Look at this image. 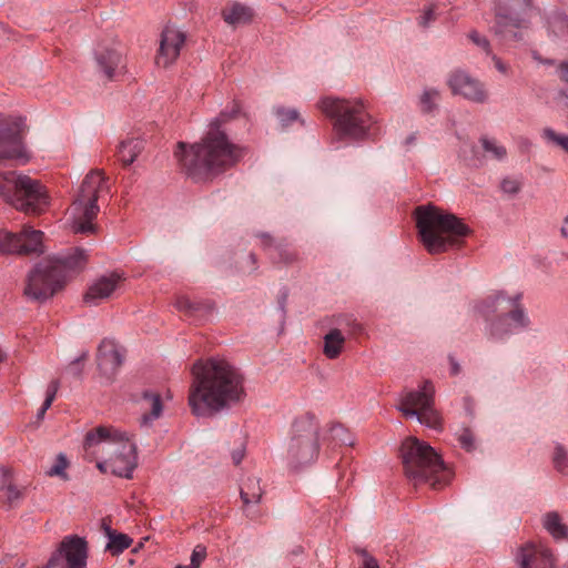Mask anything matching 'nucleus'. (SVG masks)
Returning <instances> with one entry per match:
<instances>
[{
    "label": "nucleus",
    "mask_w": 568,
    "mask_h": 568,
    "mask_svg": "<svg viewBox=\"0 0 568 568\" xmlns=\"http://www.w3.org/2000/svg\"><path fill=\"white\" fill-rule=\"evenodd\" d=\"M240 108L234 103L211 121L209 130L200 142H179L174 150L181 170L196 182L210 180L233 166L242 156L243 150L232 143L222 124L236 116Z\"/></svg>",
    "instance_id": "f257e3e1"
},
{
    "label": "nucleus",
    "mask_w": 568,
    "mask_h": 568,
    "mask_svg": "<svg viewBox=\"0 0 568 568\" xmlns=\"http://www.w3.org/2000/svg\"><path fill=\"white\" fill-rule=\"evenodd\" d=\"M189 405L197 417H212L245 397L241 372L225 359L196 361L191 369Z\"/></svg>",
    "instance_id": "f03ea898"
},
{
    "label": "nucleus",
    "mask_w": 568,
    "mask_h": 568,
    "mask_svg": "<svg viewBox=\"0 0 568 568\" xmlns=\"http://www.w3.org/2000/svg\"><path fill=\"white\" fill-rule=\"evenodd\" d=\"M414 215L419 240L430 254L459 246L470 233L459 217L432 204L417 206Z\"/></svg>",
    "instance_id": "7ed1b4c3"
},
{
    "label": "nucleus",
    "mask_w": 568,
    "mask_h": 568,
    "mask_svg": "<svg viewBox=\"0 0 568 568\" xmlns=\"http://www.w3.org/2000/svg\"><path fill=\"white\" fill-rule=\"evenodd\" d=\"M88 257L83 248L60 254L38 263L29 273L24 295L32 301L44 302L62 288L69 272L81 271Z\"/></svg>",
    "instance_id": "20e7f679"
},
{
    "label": "nucleus",
    "mask_w": 568,
    "mask_h": 568,
    "mask_svg": "<svg viewBox=\"0 0 568 568\" xmlns=\"http://www.w3.org/2000/svg\"><path fill=\"white\" fill-rule=\"evenodd\" d=\"M399 457L405 476L416 485L428 483L438 489L452 478V471L436 450L415 437L402 443Z\"/></svg>",
    "instance_id": "39448f33"
},
{
    "label": "nucleus",
    "mask_w": 568,
    "mask_h": 568,
    "mask_svg": "<svg viewBox=\"0 0 568 568\" xmlns=\"http://www.w3.org/2000/svg\"><path fill=\"white\" fill-rule=\"evenodd\" d=\"M100 443H105L111 447L112 456L104 463H99L98 467L102 471L109 469L119 477L132 478L138 466L135 443L125 433L112 427L99 426L87 433L84 446L88 448Z\"/></svg>",
    "instance_id": "423d86ee"
},
{
    "label": "nucleus",
    "mask_w": 568,
    "mask_h": 568,
    "mask_svg": "<svg viewBox=\"0 0 568 568\" xmlns=\"http://www.w3.org/2000/svg\"><path fill=\"white\" fill-rule=\"evenodd\" d=\"M108 192V178L101 170H91L84 176L69 207L70 227L73 233L91 234L97 231V225L93 223L100 211L97 202L101 194Z\"/></svg>",
    "instance_id": "0eeeda50"
},
{
    "label": "nucleus",
    "mask_w": 568,
    "mask_h": 568,
    "mask_svg": "<svg viewBox=\"0 0 568 568\" xmlns=\"http://www.w3.org/2000/svg\"><path fill=\"white\" fill-rule=\"evenodd\" d=\"M318 106L334 119V130L339 139L363 140L369 134L372 118L361 101L325 98Z\"/></svg>",
    "instance_id": "6e6552de"
},
{
    "label": "nucleus",
    "mask_w": 568,
    "mask_h": 568,
    "mask_svg": "<svg viewBox=\"0 0 568 568\" xmlns=\"http://www.w3.org/2000/svg\"><path fill=\"white\" fill-rule=\"evenodd\" d=\"M320 429V422L312 413H305L294 419L285 454L290 468L297 470L317 458Z\"/></svg>",
    "instance_id": "1a4fd4ad"
},
{
    "label": "nucleus",
    "mask_w": 568,
    "mask_h": 568,
    "mask_svg": "<svg viewBox=\"0 0 568 568\" xmlns=\"http://www.w3.org/2000/svg\"><path fill=\"white\" fill-rule=\"evenodd\" d=\"M0 199L26 213L39 214L49 204L40 181L14 171L0 174Z\"/></svg>",
    "instance_id": "9d476101"
},
{
    "label": "nucleus",
    "mask_w": 568,
    "mask_h": 568,
    "mask_svg": "<svg viewBox=\"0 0 568 568\" xmlns=\"http://www.w3.org/2000/svg\"><path fill=\"white\" fill-rule=\"evenodd\" d=\"M435 388L430 381H425L417 390H405L400 395L397 409L406 418H416L420 424L435 429H442V417L435 408Z\"/></svg>",
    "instance_id": "9b49d317"
},
{
    "label": "nucleus",
    "mask_w": 568,
    "mask_h": 568,
    "mask_svg": "<svg viewBox=\"0 0 568 568\" xmlns=\"http://www.w3.org/2000/svg\"><path fill=\"white\" fill-rule=\"evenodd\" d=\"M534 9V0H498L495 33L505 40H521L519 29L527 28L528 16Z\"/></svg>",
    "instance_id": "f8f14e48"
},
{
    "label": "nucleus",
    "mask_w": 568,
    "mask_h": 568,
    "mask_svg": "<svg viewBox=\"0 0 568 568\" xmlns=\"http://www.w3.org/2000/svg\"><path fill=\"white\" fill-rule=\"evenodd\" d=\"M88 557V541L78 535H69L62 539L45 568H87Z\"/></svg>",
    "instance_id": "ddd939ff"
},
{
    "label": "nucleus",
    "mask_w": 568,
    "mask_h": 568,
    "mask_svg": "<svg viewBox=\"0 0 568 568\" xmlns=\"http://www.w3.org/2000/svg\"><path fill=\"white\" fill-rule=\"evenodd\" d=\"M27 130L21 116L0 118V161L26 158L23 134Z\"/></svg>",
    "instance_id": "4468645a"
},
{
    "label": "nucleus",
    "mask_w": 568,
    "mask_h": 568,
    "mask_svg": "<svg viewBox=\"0 0 568 568\" xmlns=\"http://www.w3.org/2000/svg\"><path fill=\"white\" fill-rule=\"evenodd\" d=\"M529 323L530 321L519 301L506 312L498 314L494 321H490L486 326V331L489 337L503 339L510 334L528 327Z\"/></svg>",
    "instance_id": "2eb2a0df"
},
{
    "label": "nucleus",
    "mask_w": 568,
    "mask_h": 568,
    "mask_svg": "<svg viewBox=\"0 0 568 568\" xmlns=\"http://www.w3.org/2000/svg\"><path fill=\"white\" fill-rule=\"evenodd\" d=\"M42 236L41 231L31 227L23 229L19 234L2 232L0 233V252L9 254L42 253Z\"/></svg>",
    "instance_id": "dca6fc26"
},
{
    "label": "nucleus",
    "mask_w": 568,
    "mask_h": 568,
    "mask_svg": "<svg viewBox=\"0 0 568 568\" xmlns=\"http://www.w3.org/2000/svg\"><path fill=\"white\" fill-rule=\"evenodd\" d=\"M185 39L184 32L166 26L161 32L160 48L155 59L156 64L168 68L174 63L181 53Z\"/></svg>",
    "instance_id": "f3484780"
},
{
    "label": "nucleus",
    "mask_w": 568,
    "mask_h": 568,
    "mask_svg": "<svg viewBox=\"0 0 568 568\" xmlns=\"http://www.w3.org/2000/svg\"><path fill=\"white\" fill-rule=\"evenodd\" d=\"M448 85L454 94H459L469 101L483 103L487 99L484 85L464 71L453 72L448 79Z\"/></svg>",
    "instance_id": "a211bd4d"
},
{
    "label": "nucleus",
    "mask_w": 568,
    "mask_h": 568,
    "mask_svg": "<svg viewBox=\"0 0 568 568\" xmlns=\"http://www.w3.org/2000/svg\"><path fill=\"white\" fill-rule=\"evenodd\" d=\"M519 568H554L556 559L551 550L542 545L526 544L516 555Z\"/></svg>",
    "instance_id": "6ab92c4d"
},
{
    "label": "nucleus",
    "mask_w": 568,
    "mask_h": 568,
    "mask_svg": "<svg viewBox=\"0 0 568 568\" xmlns=\"http://www.w3.org/2000/svg\"><path fill=\"white\" fill-rule=\"evenodd\" d=\"M520 298L521 294L507 297L503 292H498L476 302L474 310L489 324L498 314L506 312L509 307L518 303Z\"/></svg>",
    "instance_id": "aec40b11"
},
{
    "label": "nucleus",
    "mask_w": 568,
    "mask_h": 568,
    "mask_svg": "<svg viewBox=\"0 0 568 568\" xmlns=\"http://www.w3.org/2000/svg\"><path fill=\"white\" fill-rule=\"evenodd\" d=\"M97 71L108 80H116L124 73L125 63L121 52L101 48L94 53Z\"/></svg>",
    "instance_id": "412c9836"
},
{
    "label": "nucleus",
    "mask_w": 568,
    "mask_h": 568,
    "mask_svg": "<svg viewBox=\"0 0 568 568\" xmlns=\"http://www.w3.org/2000/svg\"><path fill=\"white\" fill-rule=\"evenodd\" d=\"M123 359V354L113 341L104 338L100 343L97 354V364L101 374L106 378H112L116 374Z\"/></svg>",
    "instance_id": "4be33fe9"
},
{
    "label": "nucleus",
    "mask_w": 568,
    "mask_h": 568,
    "mask_svg": "<svg viewBox=\"0 0 568 568\" xmlns=\"http://www.w3.org/2000/svg\"><path fill=\"white\" fill-rule=\"evenodd\" d=\"M122 277L118 273L103 275L94 281L84 294L83 301L88 305L97 306L108 300L118 288Z\"/></svg>",
    "instance_id": "5701e85b"
},
{
    "label": "nucleus",
    "mask_w": 568,
    "mask_h": 568,
    "mask_svg": "<svg viewBox=\"0 0 568 568\" xmlns=\"http://www.w3.org/2000/svg\"><path fill=\"white\" fill-rule=\"evenodd\" d=\"M223 20L231 27L248 24L254 18V10L245 4L232 2L222 10Z\"/></svg>",
    "instance_id": "b1692460"
},
{
    "label": "nucleus",
    "mask_w": 568,
    "mask_h": 568,
    "mask_svg": "<svg viewBox=\"0 0 568 568\" xmlns=\"http://www.w3.org/2000/svg\"><path fill=\"white\" fill-rule=\"evenodd\" d=\"M265 248H270V258L273 263L292 264L297 261V255L288 245L278 243L273 246V239L267 233L258 235Z\"/></svg>",
    "instance_id": "393cba45"
},
{
    "label": "nucleus",
    "mask_w": 568,
    "mask_h": 568,
    "mask_svg": "<svg viewBox=\"0 0 568 568\" xmlns=\"http://www.w3.org/2000/svg\"><path fill=\"white\" fill-rule=\"evenodd\" d=\"M142 407L144 413L141 416V426H149L162 415L163 403L156 393L145 390L142 395Z\"/></svg>",
    "instance_id": "a878e982"
},
{
    "label": "nucleus",
    "mask_w": 568,
    "mask_h": 568,
    "mask_svg": "<svg viewBox=\"0 0 568 568\" xmlns=\"http://www.w3.org/2000/svg\"><path fill=\"white\" fill-rule=\"evenodd\" d=\"M174 306L187 316H203L214 310V304L210 301H191L186 296H178Z\"/></svg>",
    "instance_id": "bb28decb"
},
{
    "label": "nucleus",
    "mask_w": 568,
    "mask_h": 568,
    "mask_svg": "<svg viewBox=\"0 0 568 568\" xmlns=\"http://www.w3.org/2000/svg\"><path fill=\"white\" fill-rule=\"evenodd\" d=\"M102 529L108 537L109 541L105 546V550L111 552L113 556L121 554L132 544V538L128 535L113 530L105 520L102 521Z\"/></svg>",
    "instance_id": "cd10ccee"
},
{
    "label": "nucleus",
    "mask_w": 568,
    "mask_h": 568,
    "mask_svg": "<svg viewBox=\"0 0 568 568\" xmlns=\"http://www.w3.org/2000/svg\"><path fill=\"white\" fill-rule=\"evenodd\" d=\"M345 336L338 328H332L325 334L323 339V354L328 359L337 358L345 345Z\"/></svg>",
    "instance_id": "c85d7f7f"
},
{
    "label": "nucleus",
    "mask_w": 568,
    "mask_h": 568,
    "mask_svg": "<svg viewBox=\"0 0 568 568\" xmlns=\"http://www.w3.org/2000/svg\"><path fill=\"white\" fill-rule=\"evenodd\" d=\"M144 149V141L140 138L124 140L119 145L118 156L123 165L128 166L134 162Z\"/></svg>",
    "instance_id": "c756f323"
},
{
    "label": "nucleus",
    "mask_w": 568,
    "mask_h": 568,
    "mask_svg": "<svg viewBox=\"0 0 568 568\" xmlns=\"http://www.w3.org/2000/svg\"><path fill=\"white\" fill-rule=\"evenodd\" d=\"M240 495L245 507H248L252 504H258L263 496V489L260 485V479L256 477H248L243 483Z\"/></svg>",
    "instance_id": "7c9ffc66"
},
{
    "label": "nucleus",
    "mask_w": 568,
    "mask_h": 568,
    "mask_svg": "<svg viewBox=\"0 0 568 568\" xmlns=\"http://www.w3.org/2000/svg\"><path fill=\"white\" fill-rule=\"evenodd\" d=\"M544 528L555 538H568V527L562 524L557 511H549L542 518Z\"/></svg>",
    "instance_id": "2f4dec72"
},
{
    "label": "nucleus",
    "mask_w": 568,
    "mask_h": 568,
    "mask_svg": "<svg viewBox=\"0 0 568 568\" xmlns=\"http://www.w3.org/2000/svg\"><path fill=\"white\" fill-rule=\"evenodd\" d=\"M549 31L557 38H568V16L555 11L547 19Z\"/></svg>",
    "instance_id": "473e14b6"
},
{
    "label": "nucleus",
    "mask_w": 568,
    "mask_h": 568,
    "mask_svg": "<svg viewBox=\"0 0 568 568\" xmlns=\"http://www.w3.org/2000/svg\"><path fill=\"white\" fill-rule=\"evenodd\" d=\"M484 152L493 160L504 161L507 158V149L496 139L481 136L479 139Z\"/></svg>",
    "instance_id": "72a5a7b5"
},
{
    "label": "nucleus",
    "mask_w": 568,
    "mask_h": 568,
    "mask_svg": "<svg viewBox=\"0 0 568 568\" xmlns=\"http://www.w3.org/2000/svg\"><path fill=\"white\" fill-rule=\"evenodd\" d=\"M273 114L277 118L283 129L288 128L295 121H300L304 125V120L300 118L298 111L294 108L276 105L273 108Z\"/></svg>",
    "instance_id": "f704fd0d"
},
{
    "label": "nucleus",
    "mask_w": 568,
    "mask_h": 568,
    "mask_svg": "<svg viewBox=\"0 0 568 568\" xmlns=\"http://www.w3.org/2000/svg\"><path fill=\"white\" fill-rule=\"evenodd\" d=\"M68 466H69V462H68L65 455L61 453L57 456V459H55L53 466L45 471V475L49 477H60L63 480H68L69 476L65 471Z\"/></svg>",
    "instance_id": "c9c22d12"
},
{
    "label": "nucleus",
    "mask_w": 568,
    "mask_h": 568,
    "mask_svg": "<svg viewBox=\"0 0 568 568\" xmlns=\"http://www.w3.org/2000/svg\"><path fill=\"white\" fill-rule=\"evenodd\" d=\"M331 437L334 442L345 446H352L354 438L343 425H333L331 427Z\"/></svg>",
    "instance_id": "e433bc0d"
},
{
    "label": "nucleus",
    "mask_w": 568,
    "mask_h": 568,
    "mask_svg": "<svg viewBox=\"0 0 568 568\" xmlns=\"http://www.w3.org/2000/svg\"><path fill=\"white\" fill-rule=\"evenodd\" d=\"M554 465L561 473L568 468V449L561 444H557L555 447Z\"/></svg>",
    "instance_id": "4c0bfd02"
},
{
    "label": "nucleus",
    "mask_w": 568,
    "mask_h": 568,
    "mask_svg": "<svg viewBox=\"0 0 568 568\" xmlns=\"http://www.w3.org/2000/svg\"><path fill=\"white\" fill-rule=\"evenodd\" d=\"M457 440L465 450L473 452L475 449V437L469 428H463L457 435Z\"/></svg>",
    "instance_id": "58836bf2"
},
{
    "label": "nucleus",
    "mask_w": 568,
    "mask_h": 568,
    "mask_svg": "<svg viewBox=\"0 0 568 568\" xmlns=\"http://www.w3.org/2000/svg\"><path fill=\"white\" fill-rule=\"evenodd\" d=\"M544 138L548 141H551L568 152V136L564 134L556 133L552 129L546 128L544 129Z\"/></svg>",
    "instance_id": "ea45409f"
},
{
    "label": "nucleus",
    "mask_w": 568,
    "mask_h": 568,
    "mask_svg": "<svg viewBox=\"0 0 568 568\" xmlns=\"http://www.w3.org/2000/svg\"><path fill=\"white\" fill-rule=\"evenodd\" d=\"M1 489L4 491L6 503L9 507H13L23 496L22 490L12 484L3 486Z\"/></svg>",
    "instance_id": "a19ab883"
},
{
    "label": "nucleus",
    "mask_w": 568,
    "mask_h": 568,
    "mask_svg": "<svg viewBox=\"0 0 568 568\" xmlns=\"http://www.w3.org/2000/svg\"><path fill=\"white\" fill-rule=\"evenodd\" d=\"M438 91L434 89L424 91L420 97V105L424 112H430L434 109V101L438 98Z\"/></svg>",
    "instance_id": "79ce46f5"
},
{
    "label": "nucleus",
    "mask_w": 568,
    "mask_h": 568,
    "mask_svg": "<svg viewBox=\"0 0 568 568\" xmlns=\"http://www.w3.org/2000/svg\"><path fill=\"white\" fill-rule=\"evenodd\" d=\"M521 181L514 178H505L500 182V189L504 193L516 195L521 190Z\"/></svg>",
    "instance_id": "37998d69"
},
{
    "label": "nucleus",
    "mask_w": 568,
    "mask_h": 568,
    "mask_svg": "<svg viewBox=\"0 0 568 568\" xmlns=\"http://www.w3.org/2000/svg\"><path fill=\"white\" fill-rule=\"evenodd\" d=\"M468 38L474 44L481 48L487 54H490V43L486 37L480 36L476 30L469 32Z\"/></svg>",
    "instance_id": "c03bdc74"
},
{
    "label": "nucleus",
    "mask_w": 568,
    "mask_h": 568,
    "mask_svg": "<svg viewBox=\"0 0 568 568\" xmlns=\"http://www.w3.org/2000/svg\"><path fill=\"white\" fill-rule=\"evenodd\" d=\"M206 558V548L203 545H196L191 555V568H199Z\"/></svg>",
    "instance_id": "a18cd8bd"
},
{
    "label": "nucleus",
    "mask_w": 568,
    "mask_h": 568,
    "mask_svg": "<svg viewBox=\"0 0 568 568\" xmlns=\"http://www.w3.org/2000/svg\"><path fill=\"white\" fill-rule=\"evenodd\" d=\"M356 552L363 558L361 568H379L376 558L368 554L365 549H357Z\"/></svg>",
    "instance_id": "49530a36"
},
{
    "label": "nucleus",
    "mask_w": 568,
    "mask_h": 568,
    "mask_svg": "<svg viewBox=\"0 0 568 568\" xmlns=\"http://www.w3.org/2000/svg\"><path fill=\"white\" fill-rule=\"evenodd\" d=\"M435 19V6L432 4L424 10L423 14L419 17L418 23L420 27L427 28Z\"/></svg>",
    "instance_id": "de8ad7c7"
},
{
    "label": "nucleus",
    "mask_w": 568,
    "mask_h": 568,
    "mask_svg": "<svg viewBox=\"0 0 568 568\" xmlns=\"http://www.w3.org/2000/svg\"><path fill=\"white\" fill-rule=\"evenodd\" d=\"M59 386H60V383L59 381H52L49 385H48V388H47V392H45V399H44V403H45V406L47 407H51L54 398H55V395H57V392L59 389Z\"/></svg>",
    "instance_id": "09e8293b"
},
{
    "label": "nucleus",
    "mask_w": 568,
    "mask_h": 568,
    "mask_svg": "<svg viewBox=\"0 0 568 568\" xmlns=\"http://www.w3.org/2000/svg\"><path fill=\"white\" fill-rule=\"evenodd\" d=\"M559 79L568 85V61H562L557 68Z\"/></svg>",
    "instance_id": "8fccbe9b"
},
{
    "label": "nucleus",
    "mask_w": 568,
    "mask_h": 568,
    "mask_svg": "<svg viewBox=\"0 0 568 568\" xmlns=\"http://www.w3.org/2000/svg\"><path fill=\"white\" fill-rule=\"evenodd\" d=\"M245 455V446L241 444V446L232 452V460L234 465H240Z\"/></svg>",
    "instance_id": "3c124183"
},
{
    "label": "nucleus",
    "mask_w": 568,
    "mask_h": 568,
    "mask_svg": "<svg viewBox=\"0 0 568 568\" xmlns=\"http://www.w3.org/2000/svg\"><path fill=\"white\" fill-rule=\"evenodd\" d=\"M287 297H288L287 291L283 290L277 300L278 307L283 313H285V305H286Z\"/></svg>",
    "instance_id": "603ef678"
},
{
    "label": "nucleus",
    "mask_w": 568,
    "mask_h": 568,
    "mask_svg": "<svg viewBox=\"0 0 568 568\" xmlns=\"http://www.w3.org/2000/svg\"><path fill=\"white\" fill-rule=\"evenodd\" d=\"M89 357L88 351L82 352L75 359L71 362V369H73L74 366L82 364L85 362Z\"/></svg>",
    "instance_id": "864d4df0"
},
{
    "label": "nucleus",
    "mask_w": 568,
    "mask_h": 568,
    "mask_svg": "<svg viewBox=\"0 0 568 568\" xmlns=\"http://www.w3.org/2000/svg\"><path fill=\"white\" fill-rule=\"evenodd\" d=\"M493 61L495 62V67L499 72H501V73L507 72V65L499 58H497L496 55H493Z\"/></svg>",
    "instance_id": "5fc2aeb1"
},
{
    "label": "nucleus",
    "mask_w": 568,
    "mask_h": 568,
    "mask_svg": "<svg viewBox=\"0 0 568 568\" xmlns=\"http://www.w3.org/2000/svg\"><path fill=\"white\" fill-rule=\"evenodd\" d=\"M69 372L74 376V377H80L81 374H82V366L81 364L77 365L73 367V369H71V364L69 365Z\"/></svg>",
    "instance_id": "6e6d98bb"
},
{
    "label": "nucleus",
    "mask_w": 568,
    "mask_h": 568,
    "mask_svg": "<svg viewBox=\"0 0 568 568\" xmlns=\"http://www.w3.org/2000/svg\"><path fill=\"white\" fill-rule=\"evenodd\" d=\"M50 407H47L45 406V403L43 402L42 406L40 407V409L38 410L37 413V420L40 422L43 419L44 415H45V412L49 409Z\"/></svg>",
    "instance_id": "4d7b16f0"
},
{
    "label": "nucleus",
    "mask_w": 568,
    "mask_h": 568,
    "mask_svg": "<svg viewBox=\"0 0 568 568\" xmlns=\"http://www.w3.org/2000/svg\"><path fill=\"white\" fill-rule=\"evenodd\" d=\"M560 232L564 237L568 239V215L564 219Z\"/></svg>",
    "instance_id": "13d9d810"
},
{
    "label": "nucleus",
    "mask_w": 568,
    "mask_h": 568,
    "mask_svg": "<svg viewBox=\"0 0 568 568\" xmlns=\"http://www.w3.org/2000/svg\"><path fill=\"white\" fill-rule=\"evenodd\" d=\"M450 364H452V374L457 375L460 371L459 364L453 357H450Z\"/></svg>",
    "instance_id": "bf43d9fd"
},
{
    "label": "nucleus",
    "mask_w": 568,
    "mask_h": 568,
    "mask_svg": "<svg viewBox=\"0 0 568 568\" xmlns=\"http://www.w3.org/2000/svg\"><path fill=\"white\" fill-rule=\"evenodd\" d=\"M248 262L251 263V271L256 268V256L253 253H250L247 256Z\"/></svg>",
    "instance_id": "052dcab7"
},
{
    "label": "nucleus",
    "mask_w": 568,
    "mask_h": 568,
    "mask_svg": "<svg viewBox=\"0 0 568 568\" xmlns=\"http://www.w3.org/2000/svg\"><path fill=\"white\" fill-rule=\"evenodd\" d=\"M415 141H416V134H415V133H412V134H409V135L406 138V140H405V144H406V145H410V144L415 143Z\"/></svg>",
    "instance_id": "680f3d73"
},
{
    "label": "nucleus",
    "mask_w": 568,
    "mask_h": 568,
    "mask_svg": "<svg viewBox=\"0 0 568 568\" xmlns=\"http://www.w3.org/2000/svg\"><path fill=\"white\" fill-rule=\"evenodd\" d=\"M558 97L559 98H562V99H568V91L565 90V89H561L559 92H558Z\"/></svg>",
    "instance_id": "e2e57ef3"
},
{
    "label": "nucleus",
    "mask_w": 568,
    "mask_h": 568,
    "mask_svg": "<svg viewBox=\"0 0 568 568\" xmlns=\"http://www.w3.org/2000/svg\"><path fill=\"white\" fill-rule=\"evenodd\" d=\"M175 568H191V566H181V565H179Z\"/></svg>",
    "instance_id": "0e129e2a"
}]
</instances>
